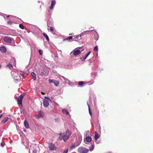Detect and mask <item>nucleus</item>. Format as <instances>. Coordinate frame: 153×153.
<instances>
[{
    "mask_svg": "<svg viewBox=\"0 0 153 153\" xmlns=\"http://www.w3.org/2000/svg\"><path fill=\"white\" fill-rule=\"evenodd\" d=\"M68 82H70V81L69 80H68Z\"/></svg>",
    "mask_w": 153,
    "mask_h": 153,
    "instance_id": "a18cd8bd",
    "label": "nucleus"
},
{
    "mask_svg": "<svg viewBox=\"0 0 153 153\" xmlns=\"http://www.w3.org/2000/svg\"><path fill=\"white\" fill-rule=\"evenodd\" d=\"M71 131L68 130L66 131L65 134L64 135H62V133H59V135H60V136L58 137V139L60 140L63 139L64 142H66L70 137L71 135Z\"/></svg>",
    "mask_w": 153,
    "mask_h": 153,
    "instance_id": "f257e3e1",
    "label": "nucleus"
},
{
    "mask_svg": "<svg viewBox=\"0 0 153 153\" xmlns=\"http://www.w3.org/2000/svg\"><path fill=\"white\" fill-rule=\"evenodd\" d=\"M13 75L14 76V78L15 80H18L19 79H20L19 78L18 76V74L17 73H15V74H13Z\"/></svg>",
    "mask_w": 153,
    "mask_h": 153,
    "instance_id": "f8f14e48",
    "label": "nucleus"
},
{
    "mask_svg": "<svg viewBox=\"0 0 153 153\" xmlns=\"http://www.w3.org/2000/svg\"><path fill=\"white\" fill-rule=\"evenodd\" d=\"M19 27L22 29H24V28L23 25L22 24H20L19 25Z\"/></svg>",
    "mask_w": 153,
    "mask_h": 153,
    "instance_id": "bb28decb",
    "label": "nucleus"
},
{
    "mask_svg": "<svg viewBox=\"0 0 153 153\" xmlns=\"http://www.w3.org/2000/svg\"><path fill=\"white\" fill-rule=\"evenodd\" d=\"M62 77L65 79V78L63 76H62Z\"/></svg>",
    "mask_w": 153,
    "mask_h": 153,
    "instance_id": "37998d69",
    "label": "nucleus"
},
{
    "mask_svg": "<svg viewBox=\"0 0 153 153\" xmlns=\"http://www.w3.org/2000/svg\"><path fill=\"white\" fill-rule=\"evenodd\" d=\"M75 144L74 143H72L71 146V149H73L75 148Z\"/></svg>",
    "mask_w": 153,
    "mask_h": 153,
    "instance_id": "cd10ccee",
    "label": "nucleus"
},
{
    "mask_svg": "<svg viewBox=\"0 0 153 153\" xmlns=\"http://www.w3.org/2000/svg\"><path fill=\"white\" fill-rule=\"evenodd\" d=\"M20 74L22 76H24L25 75L22 72Z\"/></svg>",
    "mask_w": 153,
    "mask_h": 153,
    "instance_id": "4c0bfd02",
    "label": "nucleus"
},
{
    "mask_svg": "<svg viewBox=\"0 0 153 153\" xmlns=\"http://www.w3.org/2000/svg\"><path fill=\"white\" fill-rule=\"evenodd\" d=\"M1 66H0V68H1Z\"/></svg>",
    "mask_w": 153,
    "mask_h": 153,
    "instance_id": "09e8293b",
    "label": "nucleus"
},
{
    "mask_svg": "<svg viewBox=\"0 0 153 153\" xmlns=\"http://www.w3.org/2000/svg\"><path fill=\"white\" fill-rule=\"evenodd\" d=\"M24 97V95L23 94H21L20 96L17 98V102L19 105H22V101Z\"/></svg>",
    "mask_w": 153,
    "mask_h": 153,
    "instance_id": "7ed1b4c3",
    "label": "nucleus"
},
{
    "mask_svg": "<svg viewBox=\"0 0 153 153\" xmlns=\"http://www.w3.org/2000/svg\"><path fill=\"white\" fill-rule=\"evenodd\" d=\"M31 75L33 76V80L35 81L36 79V74L33 72L31 73Z\"/></svg>",
    "mask_w": 153,
    "mask_h": 153,
    "instance_id": "4468645a",
    "label": "nucleus"
},
{
    "mask_svg": "<svg viewBox=\"0 0 153 153\" xmlns=\"http://www.w3.org/2000/svg\"><path fill=\"white\" fill-rule=\"evenodd\" d=\"M7 23L8 24L10 25H11L12 24L13 22L12 21H7Z\"/></svg>",
    "mask_w": 153,
    "mask_h": 153,
    "instance_id": "c756f323",
    "label": "nucleus"
},
{
    "mask_svg": "<svg viewBox=\"0 0 153 153\" xmlns=\"http://www.w3.org/2000/svg\"><path fill=\"white\" fill-rule=\"evenodd\" d=\"M2 116V114H1L0 115V118H1Z\"/></svg>",
    "mask_w": 153,
    "mask_h": 153,
    "instance_id": "79ce46f5",
    "label": "nucleus"
},
{
    "mask_svg": "<svg viewBox=\"0 0 153 153\" xmlns=\"http://www.w3.org/2000/svg\"><path fill=\"white\" fill-rule=\"evenodd\" d=\"M48 147L50 150H56V148L54 144L50 143L48 144Z\"/></svg>",
    "mask_w": 153,
    "mask_h": 153,
    "instance_id": "39448f33",
    "label": "nucleus"
},
{
    "mask_svg": "<svg viewBox=\"0 0 153 153\" xmlns=\"http://www.w3.org/2000/svg\"><path fill=\"white\" fill-rule=\"evenodd\" d=\"M80 39V37H79V35L77 36L76 37L74 38L73 39L74 40L76 41H77L78 40H79Z\"/></svg>",
    "mask_w": 153,
    "mask_h": 153,
    "instance_id": "6ab92c4d",
    "label": "nucleus"
},
{
    "mask_svg": "<svg viewBox=\"0 0 153 153\" xmlns=\"http://www.w3.org/2000/svg\"><path fill=\"white\" fill-rule=\"evenodd\" d=\"M53 83H54L55 85L56 86H58L59 85V81H57V80H55V81H53Z\"/></svg>",
    "mask_w": 153,
    "mask_h": 153,
    "instance_id": "4be33fe9",
    "label": "nucleus"
},
{
    "mask_svg": "<svg viewBox=\"0 0 153 153\" xmlns=\"http://www.w3.org/2000/svg\"><path fill=\"white\" fill-rule=\"evenodd\" d=\"M54 81H55V80H53H53H50V79L49 80V82H53Z\"/></svg>",
    "mask_w": 153,
    "mask_h": 153,
    "instance_id": "58836bf2",
    "label": "nucleus"
},
{
    "mask_svg": "<svg viewBox=\"0 0 153 153\" xmlns=\"http://www.w3.org/2000/svg\"><path fill=\"white\" fill-rule=\"evenodd\" d=\"M52 1L51 2V4L50 7V9H52L53 8V6L56 4V1L54 0H51Z\"/></svg>",
    "mask_w": 153,
    "mask_h": 153,
    "instance_id": "9b49d317",
    "label": "nucleus"
},
{
    "mask_svg": "<svg viewBox=\"0 0 153 153\" xmlns=\"http://www.w3.org/2000/svg\"><path fill=\"white\" fill-rule=\"evenodd\" d=\"M68 151V149H67L64 150L63 151V153H67Z\"/></svg>",
    "mask_w": 153,
    "mask_h": 153,
    "instance_id": "c9c22d12",
    "label": "nucleus"
},
{
    "mask_svg": "<svg viewBox=\"0 0 153 153\" xmlns=\"http://www.w3.org/2000/svg\"><path fill=\"white\" fill-rule=\"evenodd\" d=\"M9 17V15L7 16V17Z\"/></svg>",
    "mask_w": 153,
    "mask_h": 153,
    "instance_id": "c03bdc74",
    "label": "nucleus"
},
{
    "mask_svg": "<svg viewBox=\"0 0 153 153\" xmlns=\"http://www.w3.org/2000/svg\"><path fill=\"white\" fill-rule=\"evenodd\" d=\"M73 53L74 55L76 56L79 54L80 53V51L79 50L76 49H74L71 53Z\"/></svg>",
    "mask_w": 153,
    "mask_h": 153,
    "instance_id": "423d86ee",
    "label": "nucleus"
},
{
    "mask_svg": "<svg viewBox=\"0 0 153 153\" xmlns=\"http://www.w3.org/2000/svg\"><path fill=\"white\" fill-rule=\"evenodd\" d=\"M43 106L45 107H47L49 105L48 101L46 100H43Z\"/></svg>",
    "mask_w": 153,
    "mask_h": 153,
    "instance_id": "0eeeda50",
    "label": "nucleus"
},
{
    "mask_svg": "<svg viewBox=\"0 0 153 153\" xmlns=\"http://www.w3.org/2000/svg\"><path fill=\"white\" fill-rule=\"evenodd\" d=\"M37 73L40 76H44L47 75L46 72L44 68L40 69Z\"/></svg>",
    "mask_w": 153,
    "mask_h": 153,
    "instance_id": "20e7f679",
    "label": "nucleus"
},
{
    "mask_svg": "<svg viewBox=\"0 0 153 153\" xmlns=\"http://www.w3.org/2000/svg\"><path fill=\"white\" fill-rule=\"evenodd\" d=\"M63 112L64 113H65L67 115H68L69 114V113L68 112V111L66 110H64V109H63Z\"/></svg>",
    "mask_w": 153,
    "mask_h": 153,
    "instance_id": "393cba45",
    "label": "nucleus"
},
{
    "mask_svg": "<svg viewBox=\"0 0 153 153\" xmlns=\"http://www.w3.org/2000/svg\"><path fill=\"white\" fill-rule=\"evenodd\" d=\"M50 31L53 33H55V28L53 27H50Z\"/></svg>",
    "mask_w": 153,
    "mask_h": 153,
    "instance_id": "5701e85b",
    "label": "nucleus"
},
{
    "mask_svg": "<svg viewBox=\"0 0 153 153\" xmlns=\"http://www.w3.org/2000/svg\"><path fill=\"white\" fill-rule=\"evenodd\" d=\"M41 93L42 94H43V95H44V94H45V93L43 92H41Z\"/></svg>",
    "mask_w": 153,
    "mask_h": 153,
    "instance_id": "a19ab883",
    "label": "nucleus"
},
{
    "mask_svg": "<svg viewBox=\"0 0 153 153\" xmlns=\"http://www.w3.org/2000/svg\"><path fill=\"white\" fill-rule=\"evenodd\" d=\"M72 39V36H69L66 39H63V41H64L66 40H68L69 41L70 40Z\"/></svg>",
    "mask_w": 153,
    "mask_h": 153,
    "instance_id": "412c9836",
    "label": "nucleus"
},
{
    "mask_svg": "<svg viewBox=\"0 0 153 153\" xmlns=\"http://www.w3.org/2000/svg\"><path fill=\"white\" fill-rule=\"evenodd\" d=\"M7 66L8 67L10 68H12L13 66L12 64L10 63H9L7 65Z\"/></svg>",
    "mask_w": 153,
    "mask_h": 153,
    "instance_id": "7c9ffc66",
    "label": "nucleus"
},
{
    "mask_svg": "<svg viewBox=\"0 0 153 153\" xmlns=\"http://www.w3.org/2000/svg\"><path fill=\"white\" fill-rule=\"evenodd\" d=\"M32 153H37V150L36 149L34 150L33 152Z\"/></svg>",
    "mask_w": 153,
    "mask_h": 153,
    "instance_id": "ea45409f",
    "label": "nucleus"
},
{
    "mask_svg": "<svg viewBox=\"0 0 153 153\" xmlns=\"http://www.w3.org/2000/svg\"><path fill=\"white\" fill-rule=\"evenodd\" d=\"M85 141L88 142H90L92 140V139L91 137L88 136L85 138Z\"/></svg>",
    "mask_w": 153,
    "mask_h": 153,
    "instance_id": "ddd939ff",
    "label": "nucleus"
},
{
    "mask_svg": "<svg viewBox=\"0 0 153 153\" xmlns=\"http://www.w3.org/2000/svg\"><path fill=\"white\" fill-rule=\"evenodd\" d=\"M94 148V146L93 145H91L89 147V150L90 151H92Z\"/></svg>",
    "mask_w": 153,
    "mask_h": 153,
    "instance_id": "b1692460",
    "label": "nucleus"
},
{
    "mask_svg": "<svg viewBox=\"0 0 153 153\" xmlns=\"http://www.w3.org/2000/svg\"><path fill=\"white\" fill-rule=\"evenodd\" d=\"M43 112L42 111H39V114L37 115V117H42L43 115Z\"/></svg>",
    "mask_w": 153,
    "mask_h": 153,
    "instance_id": "dca6fc26",
    "label": "nucleus"
},
{
    "mask_svg": "<svg viewBox=\"0 0 153 153\" xmlns=\"http://www.w3.org/2000/svg\"><path fill=\"white\" fill-rule=\"evenodd\" d=\"M91 53V51H89L88 53H86L85 56L81 57L80 58V59L82 61L85 60L88 56Z\"/></svg>",
    "mask_w": 153,
    "mask_h": 153,
    "instance_id": "6e6552de",
    "label": "nucleus"
},
{
    "mask_svg": "<svg viewBox=\"0 0 153 153\" xmlns=\"http://www.w3.org/2000/svg\"><path fill=\"white\" fill-rule=\"evenodd\" d=\"M38 51H39V54L40 55H41L43 53L42 51H41V50H40V49Z\"/></svg>",
    "mask_w": 153,
    "mask_h": 153,
    "instance_id": "f704fd0d",
    "label": "nucleus"
},
{
    "mask_svg": "<svg viewBox=\"0 0 153 153\" xmlns=\"http://www.w3.org/2000/svg\"><path fill=\"white\" fill-rule=\"evenodd\" d=\"M72 34H69V35H72Z\"/></svg>",
    "mask_w": 153,
    "mask_h": 153,
    "instance_id": "49530a36",
    "label": "nucleus"
},
{
    "mask_svg": "<svg viewBox=\"0 0 153 153\" xmlns=\"http://www.w3.org/2000/svg\"><path fill=\"white\" fill-rule=\"evenodd\" d=\"M24 125L26 128H29V125L26 120L24 121Z\"/></svg>",
    "mask_w": 153,
    "mask_h": 153,
    "instance_id": "aec40b11",
    "label": "nucleus"
},
{
    "mask_svg": "<svg viewBox=\"0 0 153 153\" xmlns=\"http://www.w3.org/2000/svg\"><path fill=\"white\" fill-rule=\"evenodd\" d=\"M4 40L5 42L8 43H11V39L8 37H4Z\"/></svg>",
    "mask_w": 153,
    "mask_h": 153,
    "instance_id": "1a4fd4ad",
    "label": "nucleus"
},
{
    "mask_svg": "<svg viewBox=\"0 0 153 153\" xmlns=\"http://www.w3.org/2000/svg\"><path fill=\"white\" fill-rule=\"evenodd\" d=\"M45 98L46 99L49 100L50 101H51V100L48 97H45Z\"/></svg>",
    "mask_w": 153,
    "mask_h": 153,
    "instance_id": "e433bc0d",
    "label": "nucleus"
},
{
    "mask_svg": "<svg viewBox=\"0 0 153 153\" xmlns=\"http://www.w3.org/2000/svg\"><path fill=\"white\" fill-rule=\"evenodd\" d=\"M42 34L45 37L46 40L48 41H49V39L47 34L45 33H44Z\"/></svg>",
    "mask_w": 153,
    "mask_h": 153,
    "instance_id": "f3484780",
    "label": "nucleus"
},
{
    "mask_svg": "<svg viewBox=\"0 0 153 153\" xmlns=\"http://www.w3.org/2000/svg\"><path fill=\"white\" fill-rule=\"evenodd\" d=\"M8 118L7 117H5L3 120L1 121V123L2 124L4 123L5 122H6L8 120Z\"/></svg>",
    "mask_w": 153,
    "mask_h": 153,
    "instance_id": "2eb2a0df",
    "label": "nucleus"
},
{
    "mask_svg": "<svg viewBox=\"0 0 153 153\" xmlns=\"http://www.w3.org/2000/svg\"><path fill=\"white\" fill-rule=\"evenodd\" d=\"M72 153H76L75 152H72Z\"/></svg>",
    "mask_w": 153,
    "mask_h": 153,
    "instance_id": "de8ad7c7",
    "label": "nucleus"
},
{
    "mask_svg": "<svg viewBox=\"0 0 153 153\" xmlns=\"http://www.w3.org/2000/svg\"><path fill=\"white\" fill-rule=\"evenodd\" d=\"M77 151L79 153H87L89 150L85 147H81L78 149Z\"/></svg>",
    "mask_w": 153,
    "mask_h": 153,
    "instance_id": "f03ea898",
    "label": "nucleus"
},
{
    "mask_svg": "<svg viewBox=\"0 0 153 153\" xmlns=\"http://www.w3.org/2000/svg\"><path fill=\"white\" fill-rule=\"evenodd\" d=\"M86 33V32H84L82 33L79 36L80 37H81L83 36L85 34V33Z\"/></svg>",
    "mask_w": 153,
    "mask_h": 153,
    "instance_id": "2f4dec72",
    "label": "nucleus"
},
{
    "mask_svg": "<svg viewBox=\"0 0 153 153\" xmlns=\"http://www.w3.org/2000/svg\"><path fill=\"white\" fill-rule=\"evenodd\" d=\"M99 138V135L98 134L97 132H95V134L94 136V138L96 140H97Z\"/></svg>",
    "mask_w": 153,
    "mask_h": 153,
    "instance_id": "a211bd4d",
    "label": "nucleus"
},
{
    "mask_svg": "<svg viewBox=\"0 0 153 153\" xmlns=\"http://www.w3.org/2000/svg\"><path fill=\"white\" fill-rule=\"evenodd\" d=\"M84 84V82L83 81H80L79 82L78 85H79L82 86Z\"/></svg>",
    "mask_w": 153,
    "mask_h": 153,
    "instance_id": "a878e982",
    "label": "nucleus"
},
{
    "mask_svg": "<svg viewBox=\"0 0 153 153\" xmlns=\"http://www.w3.org/2000/svg\"><path fill=\"white\" fill-rule=\"evenodd\" d=\"M98 50V48L97 47V46H95L94 49V51H97Z\"/></svg>",
    "mask_w": 153,
    "mask_h": 153,
    "instance_id": "72a5a7b5",
    "label": "nucleus"
},
{
    "mask_svg": "<svg viewBox=\"0 0 153 153\" xmlns=\"http://www.w3.org/2000/svg\"><path fill=\"white\" fill-rule=\"evenodd\" d=\"M88 111H89V113L90 114V115H91V110L90 108L89 105L88 104Z\"/></svg>",
    "mask_w": 153,
    "mask_h": 153,
    "instance_id": "c85d7f7f",
    "label": "nucleus"
},
{
    "mask_svg": "<svg viewBox=\"0 0 153 153\" xmlns=\"http://www.w3.org/2000/svg\"><path fill=\"white\" fill-rule=\"evenodd\" d=\"M5 143L3 141L1 143V146L2 147H4L5 145Z\"/></svg>",
    "mask_w": 153,
    "mask_h": 153,
    "instance_id": "473e14b6",
    "label": "nucleus"
},
{
    "mask_svg": "<svg viewBox=\"0 0 153 153\" xmlns=\"http://www.w3.org/2000/svg\"><path fill=\"white\" fill-rule=\"evenodd\" d=\"M0 51L3 53H5L6 52V49L4 46H1L0 47Z\"/></svg>",
    "mask_w": 153,
    "mask_h": 153,
    "instance_id": "9d476101",
    "label": "nucleus"
}]
</instances>
